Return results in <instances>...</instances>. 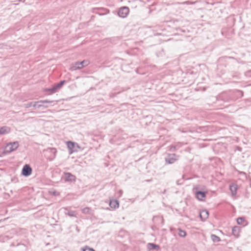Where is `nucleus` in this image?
Wrapping results in <instances>:
<instances>
[{
	"label": "nucleus",
	"instance_id": "nucleus-1",
	"mask_svg": "<svg viewBox=\"0 0 251 251\" xmlns=\"http://www.w3.org/2000/svg\"><path fill=\"white\" fill-rule=\"evenodd\" d=\"M89 64V61L85 60L81 62H77L70 67V70L72 71H75L76 70L81 69L84 67L88 65Z\"/></svg>",
	"mask_w": 251,
	"mask_h": 251
},
{
	"label": "nucleus",
	"instance_id": "nucleus-2",
	"mask_svg": "<svg viewBox=\"0 0 251 251\" xmlns=\"http://www.w3.org/2000/svg\"><path fill=\"white\" fill-rule=\"evenodd\" d=\"M178 159V156L175 153H169L165 158L166 164H172Z\"/></svg>",
	"mask_w": 251,
	"mask_h": 251
},
{
	"label": "nucleus",
	"instance_id": "nucleus-3",
	"mask_svg": "<svg viewBox=\"0 0 251 251\" xmlns=\"http://www.w3.org/2000/svg\"><path fill=\"white\" fill-rule=\"evenodd\" d=\"M19 143L17 141L9 143L6 146V151L9 153L16 150L19 147Z\"/></svg>",
	"mask_w": 251,
	"mask_h": 251
},
{
	"label": "nucleus",
	"instance_id": "nucleus-4",
	"mask_svg": "<svg viewBox=\"0 0 251 251\" xmlns=\"http://www.w3.org/2000/svg\"><path fill=\"white\" fill-rule=\"evenodd\" d=\"M32 169L29 164L24 166L22 170V175L25 177L29 176L32 173Z\"/></svg>",
	"mask_w": 251,
	"mask_h": 251
},
{
	"label": "nucleus",
	"instance_id": "nucleus-5",
	"mask_svg": "<svg viewBox=\"0 0 251 251\" xmlns=\"http://www.w3.org/2000/svg\"><path fill=\"white\" fill-rule=\"evenodd\" d=\"M129 11V10L128 7L124 6L121 7L118 12V15L120 17L125 18L128 14Z\"/></svg>",
	"mask_w": 251,
	"mask_h": 251
},
{
	"label": "nucleus",
	"instance_id": "nucleus-6",
	"mask_svg": "<svg viewBox=\"0 0 251 251\" xmlns=\"http://www.w3.org/2000/svg\"><path fill=\"white\" fill-rule=\"evenodd\" d=\"M67 145L68 149L70 151L71 153L77 151L76 150H75V148L76 147L79 148L78 145L77 143L72 141H68L67 142Z\"/></svg>",
	"mask_w": 251,
	"mask_h": 251
},
{
	"label": "nucleus",
	"instance_id": "nucleus-7",
	"mask_svg": "<svg viewBox=\"0 0 251 251\" xmlns=\"http://www.w3.org/2000/svg\"><path fill=\"white\" fill-rule=\"evenodd\" d=\"M76 179L75 176L70 173H65L64 180L65 181L74 182Z\"/></svg>",
	"mask_w": 251,
	"mask_h": 251
},
{
	"label": "nucleus",
	"instance_id": "nucleus-8",
	"mask_svg": "<svg viewBox=\"0 0 251 251\" xmlns=\"http://www.w3.org/2000/svg\"><path fill=\"white\" fill-rule=\"evenodd\" d=\"M206 192L201 191H196L195 192L196 198L200 201H202L203 199L206 197Z\"/></svg>",
	"mask_w": 251,
	"mask_h": 251
},
{
	"label": "nucleus",
	"instance_id": "nucleus-9",
	"mask_svg": "<svg viewBox=\"0 0 251 251\" xmlns=\"http://www.w3.org/2000/svg\"><path fill=\"white\" fill-rule=\"evenodd\" d=\"M209 216L208 211L207 210H203L200 213V217L201 221H204L208 218Z\"/></svg>",
	"mask_w": 251,
	"mask_h": 251
},
{
	"label": "nucleus",
	"instance_id": "nucleus-10",
	"mask_svg": "<svg viewBox=\"0 0 251 251\" xmlns=\"http://www.w3.org/2000/svg\"><path fill=\"white\" fill-rule=\"evenodd\" d=\"M10 131V127L4 126L0 127V135H4L9 133Z\"/></svg>",
	"mask_w": 251,
	"mask_h": 251
},
{
	"label": "nucleus",
	"instance_id": "nucleus-11",
	"mask_svg": "<svg viewBox=\"0 0 251 251\" xmlns=\"http://www.w3.org/2000/svg\"><path fill=\"white\" fill-rule=\"evenodd\" d=\"M238 186L237 184L235 183H232L229 186V189L231 192L232 196H235L237 192Z\"/></svg>",
	"mask_w": 251,
	"mask_h": 251
},
{
	"label": "nucleus",
	"instance_id": "nucleus-12",
	"mask_svg": "<svg viewBox=\"0 0 251 251\" xmlns=\"http://www.w3.org/2000/svg\"><path fill=\"white\" fill-rule=\"evenodd\" d=\"M182 146V143H177L175 145H172L169 147V151H175L180 148Z\"/></svg>",
	"mask_w": 251,
	"mask_h": 251
},
{
	"label": "nucleus",
	"instance_id": "nucleus-13",
	"mask_svg": "<svg viewBox=\"0 0 251 251\" xmlns=\"http://www.w3.org/2000/svg\"><path fill=\"white\" fill-rule=\"evenodd\" d=\"M147 247L149 250H158L160 249V247L159 245L154 244L153 243H148L147 245Z\"/></svg>",
	"mask_w": 251,
	"mask_h": 251
},
{
	"label": "nucleus",
	"instance_id": "nucleus-14",
	"mask_svg": "<svg viewBox=\"0 0 251 251\" xmlns=\"http://www.w3.org/2000/svg\"><path fill=\"white\" fill-rule=\"evenodd\" d=\"M232 232L233 235L236 237H238L239 235L240 232V227L237 226H235L232 228Z\"/></svg>",
	"mask_w": 251,
	"mask_h": 251
},
{
	"label": "nucleus",
	"instance_id": "nucleus-15",
	"mask_svg": "<svg viewBox=\"0 0 251 251\" xmlns=\"http://www.w3.org/2000/svg\"><path fill=\"white\" fill-rule=\"evenodd\" d=\"M109 205L112 208H116L119 207V203L117 200L110 201Z\"/></svg>",
	"mask_w": 251,
	"mask_h": 251
},
{
	"label": "nucleus",
	"instance_id": "nucleus-16",
	"mask_svg": "<svg viewBox=\"0 0 251 251\" xmlns=\"http://www.w3.org/2000/svg\"><path fill=\"white\" fill-rule=\"evenodd\" d=\"M58 90V89L55 84L53 85L51 88L46 89V91L50 92V94L55 93L57 92Z\"/></svg>",
	"mask_w": 251,
	"mask_h": 251
},
{
	"label": "nucleus",
	"instance_id": "nucleus-17",
	"mask_svg": "<svg viewBox=\"0 0 251 251\" xmlns=\"http://www.w3.org/2000/svg\"><path fill=\"white\" fill-rule=\"evenodd\" d=\"M211 238L214 242H219L221 241L220 238L215 234H212Z\"/></svg>",
	"mask_w": 251,
	"mask_h": 251
},
{
	"label": "nucleus",
	"instance_id": "nucleus-18",
	"mask_svg": "<svg viewBox=\"0 0 251 251\" xmlns=\"http://www.w3.org/2000/svg\"><path fill=\"white\" fill-rule=\"evenodd\" d=\"M178 235L181 237H184L186 235V232L180 228L178 229Z\"/></svg>",
	"mask_w": 251,
	"mask_h": 251
},
{
	"label": "nucleus",
	"instance_id": "nucleus-19",
	"mask_svg": "<svg viewBox=\"0 0 251 251\" xmlns=\"http://www.w3.org/2000/svg\"><path fill=\"white\" fill-rule=\"evenodd\" d=\"M66 83V81L64 80H61L59 83L55 84L56 85V87H57L58 89L59 90Z\"/></svg>",
	"mask_w": 251,
	"mask_h": 251
},
{
	"label": "nucleus",
	"instance_id": "nucleus-20",
	"mask_svg": "<svg viewBox=\"0 0 251 251\" xmlns=\"http://www.w3.org/2000/svg\"><path fill=\"white\" fill-rule=\"evenodd\" d=\"M65 214L71 217H76V213L74 211H69L67 213L65 212Z\"/></svg>",
	"mask_w": 251,
	"mask_h": 251
},
{
	"label": "nucleus",
	"instance_id": "nucleus-21",
	"mask_svg": "<svg viewBox=\"0 0 251 251\" xmlns=\"http://www.w3.org/2000/svg\"><path fill=\"white\" fill-rule=\"evenodd\" d=\"M245 222L244 217H239L237 219V223L238 225H242Z\"/></svg>",
	"mask_w": 251,
	"mask_h": 251
},
{
	"label": "nucleus",
	"instance_id": "nucleus-22",
	"mask_svg": "<svg viewBox=\"0 0 251 251\" xmlns=\"http://www.w3.org/2000/svg\"><path fill=\"white\" fill-rule=\"evenodd\" d=\"M90 209L89 207H85L82 209V212L84 214H88L89 213Z\"/></svg>",
	"mask_w": 251,
	"mask_h": 251
},
{
	"label": "nucleus",
	"instance_id": "nucleus-23",
	"mask_svg": "<svg viewBox=\"0 0 251 251\" xmlns=\"http://www.w3.org/2000/svg\"><path fill=\"white\" fill-rule=\"evenodd\" d=\"M53 102V101L51 100H41L39 101V102L43 103H51Z\"/></svg>",
	"mask_w": 251,
	"mask_h": 251
},
{
	"label": "nucleus",
	"instance_id": "nucleus-24",
	"mask_svg": "<svg viewBox=\"0 0 251 251\" xmlns=\"http://www.w3.org/2000/svg\"><path fill=\"white\" fill-rule=\"evenodd\" d=\"M83 251H95V250L93 248L86 246L83 249Z\"/></svg>",
	"mask_w": 251,
	"mask_h": 251
},
{
	"label": "nucleus",
	"instance_id": "nucleus-25",
	"mask_svg": "<svg viewBox=\"0 0 251 251\" xmlns=\"http://www.w3.org/2000/svg\"><path fill=\"white\" fill-rule=\"evenodd\" d=\"M33 102H30L24 104V107L25 108H29L32 106Z\"/></svg>",
	"mask_w": 251,
	"mask_h": 251
},
{
	"label": "nucleus",
	"instance_id": "nucleus-26",
	"mask_svg": "<svg viewBox=\"0 0 251 251\" xmlns=\"http://www.w3.org/2000/svg\"><path fill=\"white\" fill-rule=\"evenodd\" d=\"M40 102H39V101H35V102H33V103H32V106L33 107H34L35 108H37V106L38 104H37V103H39Z\"/></svg>",
	"mask_w": 251,
	"mask_h": 251
},
{
	"label": "nucleus",
	"instance_id": "nucleus-27",
	"mask_svg": "<svg viewBox=\"0 0 251 251\" xmlns=\"http://www.w3.org/2000/svg\"><path fill=\"white\" fill-rule=\"evenodd\" d=\"M44 107V108H47L48 106H44L42 104H38L37 106V108H40L41 107Z\"/></svg>",
	"mask_w": 251,
	"mask_h": 251
},
{
	"label": "nucleus",
	"instance_id": "nucleus-28",
	"mask_svg": "<svg viewBox=\"0 0 251 251\" xmlns=\"http://www.w3.org/2000/svg\"><path fill=\"white\" fill-rule=\"evenodd\" d=\"M239 174L240 175H244V176L246 175V173H245L244 172H239Z\"/></svg>",
	"mask_w": 251,
	"mask_h": 251
},
{
	"label": "nucleus",
	"instance_id": "nucleus-29",
	"mask_svg": "<svg viewBox=\"0 0 251 251\" xmlns=\"http://www.w3.org/2000/svg\"><path fill=\"white\" fill-rule=\"evenodd\" d=\"M122 193H123L122 190H120V191H119V193H120V194H122Z\"/></svg>",
	"mask_w": 251,
	"mask_h": 251
},
{
	"label": "nucleus",
	"instance_id": "nucleus-30",
	"mask_svg": "<svg viewBox=\"0 0 251 251\" xmlns=\"http://www.w3.org/2000/svg\"><path fill=\"white\" fill-rule=\"evenodd\" d=\"M52 150H54L55 151V149H52Z\"/></svg>",
	"mask_w": 251,
	"mask_h": 251
},
{
	"label": "nucleus",
	"instance_id": "nucleus-31",
	"mask_svg": "<svg viewBox=\"0 0 251 251\" xmlns=\"http://www.w3.org/2000/svg\"><path fill=\"white\" fill-rule=\"evenodd\" d=\"M53 194H54V195H56V193H53Z\"/></svg>",
	"mask_w": 251,
	"mask_h": 251
}]
</instances>
